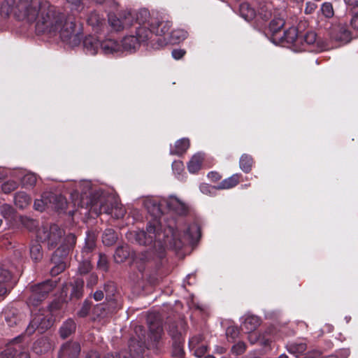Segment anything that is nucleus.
<instances>
[{"label": "nucleus", "mask_w": 358, "mask_h": 358, "mask_svg": "<svg viewBox=\"0 0 358 358\" xmlns=\"http://www.w3.org/2000/svg\"><path fill=\"white\" fill-rule=\"evenodd\" d=\"M0 13L5 17L13 13L19 20L35 22L38 34L58 35L63 43L72 48L78 46L83 38L82 24L73 18H65L46 0H4Z\"/></svg>", "instance_id": "1"}, {"label": "nucleus", "mask_w": 358, "mask_h": 358, "mask_svg": "<svg viewBox=\"0 0 358 358\" xmlns=\"http://www.w3.org/2000/svg\"><path fill=\"white\" fill-rule=\"evenodd\" d=\"M200 236V227L197 224H191L182 236L178 228L171 226H169L162 231L161 224L156 220L148 224L146 231H132L127 234V238L131 242L143 245H153L154 248L159 250V257L162 256L166 247L179 250L185 241L192 243L197 241Z\"/></svg>", "instance_id": "2"}, {"label": "nucleus", "mask_w": 358, "mask_h": 358, "mask_svg": "<svg viewBox=\"0 0 358 358\" xmlns=\"http://www.w3.org/2000/svg\"><path fill=\"white\" fill-rule=\"evenodd\" d=\"M135 26V32L133 34L140 42L143 43V45L148 46L153 34V29L152 28V19H150V12L148 9L143 8L139 10L135 16V20L133 21Z\"/></svg>", "instance_id": "3"}, {"label": "nucleus", "mask_w": 358, "mask_h": 358, "mask_svg": "<svg viewBox=\"0 0 358 358\" xmlns=\"http://www.w3.org/2000/svg\"><path fill=\"white\" fill-rule=\"evenodd\" d=\"M136 337L133 336L129 342V355L125 351L119 353L108 354L104 358H139L145 346V330L141 326L135 327Z\"/></svg>", "instance_id": "4"}, {"label": "nucleus", "mask_w": 358, "mask_h": 358, "mask_svg": "<svg viewBox=\"0 0 358 358\" xmlns=\"http://www.w3.org/2000/svg\"><path fill=\"white\" fill-rule=\"evenodd\" d=\"M64 234V230L57 224L44 225L38 229L36 237L45 243L49 249H53L61 242Z\"/></svg>", "instance_id": "5"}, {"label": "nucleus", "mask_w": 358, "mask_h": 358, "mask_svg": "<svg viewBox=\"0 0 358 358\" xmlns=\"http://www.w3.org/2000/svg\"><path fill=\"white\" fill-rule=\"evenodd\" d=\"M55 287V283L52 280H46L31 286L30 287L31 294L27 299L28 306H38L46 299Z\"/></svg>", "instance_id": "6"}, {"label": "nucleus", "mask_w": 358, "mask_h": 358, "mask_svg": "<svg viewBox=\"0 0 358 358\" xmlns=\"http://www.w3.org/2000/svg\"><path fill=\"white\" fill-rule=\"evenodd\" d=\"M54 319L52 316L49 315V311L45 310L34 315L26 329L27 334H32L36 330H38L40 333H43L53 324Z\"/></svg>", "instance_id": "7"}, {"label": "nucleus", "mask_w": 358, "mask_h": 358, "mask_svg": "<svg viewBox=\"0 0 358 358\" xmlns=\"http://www.w3.org/2000/svg\"><path fill=\"white\" fill-rule=\"evenodd\" d=\"M299 40V50H306L310 48L311 51H322L326 48L313 31H308L305 34L301 32Z\"/></svg>", "instance_id": "8"}, {"label": "nucleus", "mask_w": 358, "mask_h": 358, "mask_svg": "<svg viewBox=\"0 0 358 358\" xmlns=\"http://www.w3.org/2000/svg\"><path fill=\"white\" fill-rule=\"evenodd\" d=\"M100 211L111 215L115 219L123 217L126 213L124 206L113 196H108L105 203L101 204Z\"/></svg>", "instance_id": "9"}, {"label": "nucleus", "mask_w": 358, "mask_h": 358, "mask_svg": "<svg viewBox=\"0 0 358 358\" xmlns=\"http://www.w3.org/2000/svg\"><path fill=\"white\" fill-rule=\"evenodd\" d=\"M306 24V22H301L297 27H289L284 32L282 36L279 37L277 39L282 42L285 41L287 43L292 44L294 48L298 49L300 42L299 37L302 31L301 29L305 27Z\"/></svg>", "instance_id": "10"}, {"label": "nucleus", "mask_w": 358, "mask_h": 358, "mask_svg": "<svg viewBox=\"0 0 358 358\" xmlns=\"http://www.w3.org/2000/svg\"><path fill=\"white\" fill-rule=\"evenodd\" d=\"M163 201L170 210L177 215H185L188 213V205L175 195H170L167 198H163Z\"/></svg>", "instance_id": "11"}, {"label": "nucleus", "mask_w": 358, "mask_h": 358, "mask_svg": "<svg viewBox=\"0 0 358 358\" xmlns=\"http://www.w3.org/2000/svg\"><path fill=\"white\" fill-rule=\"evenodd\" d=\"M134 17L130 12H126L124 14L120 15L119 17L109 15L108 22L110 26L115 31H120L124 28L129 27L133 25Z\"/></svg>", "instance_id": "12"}, {"label": "nucleus", "mask_w": 358, "mask_h": 358, "mask_svg": "<svg viewBox=\"0 0 358 358\" xmlns=\"http://www.w3.org/2000/svg\"><path fill=\"white\" fill-rule=\"evenodd\" d=\"M80 352V344L76 341L64 343L58 352L59 358H78Z\"/></svg>", "instance_id": "13"}, {"label": "nucleus", "mask_w": 358, "mask_h": 358, "mask_svg": "<svg viewBox=\"0 0 358 358\" xmlns=\"http://www.w3.org/2000/svg\"><path fill=\"white\" fill-rule=\"evenodd\" d=\"M150 19H152V28L156 35H164L169 32L172 23L164 17L154 16L150 14Z\"/></svg>", "instance_id": "14"}, {"label": "nucleus", "mask_w": 358, "mask_h": 358, "mask_svg": "<svg viewBox=\"0 0 358 358\" xmlns=\"http://www.w3.org/2000/svg\"><path fill=\"white\" fill-rule=\"evenodd\" d=\"M329 36L330 37L336 41L341 43H348L350 40V31L343 25L332 24L329 27Z\"/></svg>", "instance_id": "15"}, {"label": "nucleus", "mask_w": 358, "mask_h": 358, "mask_svg": "<svg viewBox=\"0 0 358 358\" xmlns=\"http://www.w3.org/2000/svg\"><path fill=\"white\" fill-rule=\"evenodd\" d=\"M59 201L63 204L64 198L60 195L59 196L52 194L45 193L41 196V199H36L34 201V208L37 210L43 211L45 206H49L52 203Z\"/></svg>", "instance_id": "16"}, {"label": "nucleus", "mask_w": 358, "mask_h": 358, "mask_svg": "<svg viewBox=\"0 0 358 358\" xmlns=\"http://www.w3.org/2000/svg\"><path fill=\"white\" fill-rule=\"evenodd\" d=\"M163 204H164L163 198L160 200L153 197H145L143 199V205L144 207L147 209L148 213L155 217H157L161 215L162 210L160 206Z\"/></svg>", "instance_id": "17"}, {"label": "nucleus", "mask_w": 358, "mask_h": 358, "mask_svg": "<svg viewBox=\"0 0 358 358\" xmlns=\"http://www.w3.org/2000/svg\"><path fill=\"white\" fill-rule=\"evenodd\" d=\"M83 48L86 54L94 55L100 50L101 42L94 36H87L83 40Z\"/></svg>", "instance_id": "18"}, {"label": "nucleus", "mask_w": 358, "mask_h": 358, "mask_svg": "<svg viewBox=\"0 0 358 358\" xmlns=\"http://www.w3.org/2000/svg\"><path fill=\"white\" fill-rule=\"evenodd\" d=\"M241 328L246 333L253 332L260 325V318L253 315H245L243 317Z\"/></svg>", "instance_id": "19"}, {"label": "nucleus", "mask_w": 358, "mask_h": 358, "mask_svg": "<svg viewBox=\"0 0 358 358\" xmlns=\"http://www.w3.org/2000/svg\"><path fill=\"white\" fill-rule=\"evenodd\" d=\"M121 50L133 52L136 51L143 43L133 34L125 36L122 41Z\"/></svg>", "instance_id": "20"}, {"label": "nucleus", "mask_w": 358, "mask_h": 358, "mask_svg": "<svg viewBox=\"0 0 358 358\" xmlns=\"http://www.w3.org/2000/svg\"><path fill=\"white\" fill-rule=\"evenodd\" d=\"M76 238L73 234H67L64 238L61 245L57 249L55 253L60 256L66 255L76 244Z\"/></svg>", "instance_id": "21"}, {"label": "nucleus", "mask_w": 358, "mask_h": 358, "mask_svg": "<svg viewBox=\"0 0 358 358\" xmlns=\"http://www.w3.org/2000/svg\"><path fill=\"white\" fill-rule=\"evenodd\" d=\"M100 50L105 55L118 53L122 51L120 44L113 39H106L101 42Z\"/></svg>", "instance_id": "22"}, {"label": "nucleus", "mask_w": 358, "mask_h": 358, "mask_svg": "<svg viewBox=\"0 0 358 358\" xmlns=\"http://www.w3.org/2000/svg\"><path fill=\"white\" fill-rule=\"evenodd\" d=\"M52 348L51 341L46 337H42L38 339L34 344L33 350L38 355L48 352Z\"/></svg>", "instance_id": "23"}, {"label": "nucleus", "mask_w": 358, "mask_h": 358, "mask_svg": "<svg viewBox=\"0 0 358 358\" xmlns=\"http://www.w3.org/2000/svg\"><path fill=\"white\" fill-rule=\"evenodd\" d=\"M76 324L74 320L69 318L63 322L59 328V333L62 338L65 339L75 332Z\"/></svg>", "instance_id": "24"}, {"label": "nucleus", "mask_w": 358, "mask_h": 358, "mask_svg": "<svg viewBox=\"0 0 358 358\" xmlns=\"http://www.w3.org/2000/svg\"><path fill=\"white\" fill-rule=\"evenodd\" d=\"M115 310V302L110 301L109 304H100L95 308L94 312L98 317L104 318L111 315Z\"/></svg>", "instance_id": "25"}, {"label": "nucleus", "mask_w": 358, "mask_h": 358, "mask_svg": "<svg viewBox=\"0 0 358 358\" xmlns=\"http://www.w3.org/2000/svg\"><path fill=\"white\" fill-rule=\"evenodd\" d=\"M13 272V268L8 270L0 266V296L6 294L7 289L5 284L10 280Z\"/></svg>", "instance_id": "26"}, {"label": "nucleus", "mask_w": 358, "mask_h": 358, "mask_svg": "<svg viewBox=\"0 0 358 358\" xmlns=\"http://www.w3.org/2000/svg\"><path fill=\"white\" fill-rule=\"evenodd\" d=\"M189 147V140L182 138L176 142L174 148H171V155H181L184 154Z\"/></svg>", "instance_id": "27"}, {"label": "nucleus", "mask_w": 358, "mask_h": 358, "mask_svg": "<svg viewBox=\"0 0 358 358\" xmlns=\"http://www.w3.org/2000/svg\"><path fill=\"white\" fill-rule=\"evenodd\" d=\"M96 246V237L94 234L88 232L85 238V244L82 250V255L90 257V254Z\"/></svg>", "instance_id": "28"}, {"label": "nucleus", "mask_w": 358, "mask_h": 358, "mask_svg": "<svg viewBox=\"0 0 358 358\" xmlns=\"http://www.w3.org/2000/svg\"><path fill=\"white\" fill-rule=\"evenodd\" d=\"M203 159V157L201 153L193 155L187 164L188 171L191 173L197 172L201 167Z\"/></svg>", "instance_id": "29"}, {"label": "nucleus", "mask_w": 358, "mask_h": 358, "mask_svg": "<svg viewBox=\"0 0 358 358\" xmlns=\"http://www.w3.org/2000/svg\"><path fill=\"white\" fill-rule=\"evenodd\" d=\"M150 338L154 342H157L163 334V328L160 322H152L149 324Z\"/></svg>", "instance_id": "30"}, {"label": "nucleus", "mask_w": 358, "mask_h": 358, "mask_svg": "<svg viewBox=\"0 0 358 358\" xmlns=\"http://www.w3.org/2000/svg\"><path fill=\"white\" fill-rule=\"evenodd\" d=\"M16 206L20 209L27 208L31 202V198L24 192H17L14 197Z\"/></svg>", "instance_id": "31"}, {"label": "nucleus", "mask_w": 358, "mask_h": 358, "mask_svg": "<svg viewBox=\"0 0 358 358\" xmlns=\"http://www.w3.org/2000/svg\"><path fill=\"white\" fill-rule=\"evenodd\" d=\"M129 248L127 245L117 248L114 254V259L117 263L124 262L129 257Z\"/></svg>", "instance_id": "32"}, {"label": "nucleus", "mask_w": 358, "mask_h": 358, "mask_svg": "<svg viewBox=\"0 0 358 358\" xmlns=\"http://www.w3.org/2000/svg\"><path fill=\"white\" fill-rule=\"evenodd\" d=\"M307 346L305 343L293 342L287 345V351L294 355L296 357L306 350Z\"/></svg>", "instance_id": "33"}, {"label": "nucleus", "mask_w": 358, "mask_h": 358, "mask_svg": "<svg viewBox=\"0 0 358 358\" xmlns=\"http://www.w3.org/2000/svg\"><path fill=\"white\" fill-rule=\"evenodd\" d=\"M240 178V174L236 173L229 178L223 180L217 186V189H229L236 186Z\"/></svg>", "instance_id": "34"}, {"label": "nucleus", "mask_w": 358, "mask_h": 358, "mask_svg": "<svg viewBox=\"0 0 358 358\" xmlns=\"http://www.w3.org/2000/svg\"><path fill=\"white\" fill-rule=\"evenodd\" d=\"M253 159L252 157L248 154L241 155L239 160L240 169L245 173H249L252 166Z\"/></svg>", "instance_id": "35"}, {"label": "nucleus", "mask_w": 358, "mask_h": 358, "mask_svg": "<svg viewBox=\"0 0 358 358\" xmlns=\"http://www.w3.org/2000/svg\"><path fill=\"white\" fill-rule=\"evenodd\" d=\"M117 239L115 231L112 229H106L102 236V242L105 245H113Z\"/></svg>", "instance_id": "36"}, {"label": "nucleus", "mask_w": 358, "mask_h": 358, "mask_svg": "<svg viewBox=\"0 0 358 358\" xmlns=\"http://www.w3.org/2000/svg\"><path fill=\"white\" fill-rule=\"evenodd\" d=\"M187 36V32L183 29H175L172 31L169 36V42L173 44L179 43Z\"/></svg>", "instance_id": "37"}, {"label": "nucleus", "mask_w": 358, "mask_h": 358, "mask_svg": "<svg viewBox=\"0 0 358 358\" xmlns=\"http://www.w3.org/2000/svg\"><path fill=\"white\" fill-rule=\"evenodd\" d=\"M185 328V324L182 321H180L179 324L172 322L169 324L168 332L173 338H178L181 334V331Z\"/></svg>", "instance_id": "38"}, {"label": "nucleus", "mask_w": 358, "mask_h": 358, "mask_svg": "<svg viewBox=\"0 0 358 358\" xmlns=\"http://www.w3.org/2000/svg\"><path fill=\"white\" fill-rule=\"evenodd\" d=\"M239 10L241 15L247 21L252 20L255 15V10L247 3H241Z\"/></svg>", "instance_id": "39"}, {"label": "nucleus", "mask_w": 358, "mask_h": 358, "mask_svg": "<svg viewBox=\"0 0 358 358\" xmlns=\"http://www.w3.org/2000/svg\"><path fill=\"white\" fill-rule=\"evenodd\" d=\"M285 24V20L282 17H276L271 20V22L269 24V31L273 34V36H275L278 34V31L281 30V29L283 27Z\"/></svg>", "instance_id": "40"}, {"label": "nucleus", "mask_w": 358, "mask_h": 358, "mask_svg": "<svg viewBox=\"0 0 358 358\" xmlns=\"http://www.w3.org/2000/svg\"><path fill=\"white\" fill-rule=\"evenodd\" d=\"M30 255H31V259L35 262H38L42 259V257H43L42 247L39 243H35L31 245Z\"/></svg>", "instance_id": "41"}, {"label": "nucleus", "mask_w": 358, "mask_h": 358, "mask_svg": "<svg viewBox=\"0 0 358 358\" xmlns=\"http://www.w3.org/2000/svg\"><path fill=\"white\" fill-rule=\"evenodd\" d=\"M249 334L248 340L252 344L259 342L262 345H267L270 343L269 338H265L264 336H257V334L252 332Z\"/></svg>", "instance_id": "42"}, {"label": "nucleus", "mask_w": 358, "mask_h": 358, "mask_svg": "<svg viewBox=\"0 0 358 358\" xmlns=\"http://www.w3.org/2000/svg\"><path fill=\"white\" fill-rule=\"evenodd\" d=\"M36 183V176L32 173H27L22 178V185L24 187H31Z\"/></svg>", "instance_id": "43"}, {"label": "nucleus", "mask_w": 358, "mask_h": 358, "mask_svg": "<svg viewBox=\"0 0 358 358\" xmlns=\"http://www.w3.org/2000/svg\"><path fill=\"white\" fill-rule=\"evenodd\" d=\"M320 12L322 15L325 18H331L334 15L332 4L329 2L322 3L320 8Z\"/></svg>", "instance_id": "44"}, {"label": "nucleus", "mask_w": 358, "mask_h": 358, "mask_svg": "<svg viewBox=\"0 0 358 358\" xmlns=\"http://www.w3.org/2000/svg\"><path fill=\"white\" fill-rule=\"evenodd\" d=\"M103 20V18L96 12L92 13L87 19L88 23L92 27H99L101 25Z\"/></svg>", "instance_id": "45"}, {"label": "nucleus", "mask_w": 358, "mask_h": 358, "mask_svg": "<svg viewBox=\"0 0 358 358\" xmlns=\"http://www.w3.org/2000/svg\"><path fill=\"white\" fill-rule=\"evenodd\" d=\"M189 349L193 352V354L195 357L201 358L206 354L208 347L207 345L203 343L200 345H195L194 347L189 348Z\"/></svg>", "instance_id": "46"}, {"label": "nucleus", "mask_w": 358, "mask_h": 358, "mask_svg": "<svg viewBox=\"0 0 358 358\" xmlns=\"http://www.w3.org/2000/svg\"><path fill=\"white\" fill-rule=\"evenodd\" d=\"M83 259L82 264L78 267V271L80 273H87L92 268L90 257L83 255Z\"/></svg>", "instance_id": "47"}, {"label": "nucleus", "mask_w": 358, "mask_h": 358, "mask_svg": "<svg viewBox=\"0 0 358 358\" xmlns=\"http://www.w3.org/2000/svg\"><path fill=\"white\" fill-rule=\"evenodd\" d=\"M0 213L4 218L9 219L13 217L14 210L10 205L4 203L0 207Z\"/></svg>", "instance_id": "48"}, {"label": "nucleus", "mask_w": 358, "mask_h": 358, "mask_svg": "<svg viewBox=\"0 0 358 358\" xmlns=\"http://www.w3.org/2000/svg\"><path fill=\"white\" fill-rule=\"evenodd\" d=\"M17 186L18 184L17 182L14 180H8L2 185L1 189L4 193L8 194L16 189Z\"/></svg>", "instance_id": "49"}, {"label": "nucleus", "mask_w": 358, "mask_h": 358, "mask_svg": "<svg viewBox=\"0 0 358 358\" xmlns=\"http://www.w3.org/2000/svg\"><path fill=\"white\" fill-rule=\"evenodd\" d=\"M246 350V345L243 341H239L235 345H234L231 348V352L236 355H240L245 352Z\"/></svg>", "instance_id": "50"}, {"label": "nucleus", "mask_w": 358, "mask_h": 358, "mask_svg": "<svg viewBox=\"0 0 358 358\" xmlns=\"http://www.w3.org/2000/svg\"><path fill=\"white\" fill-rule=\"evenodd\" d=\"M203 341V336L201 334L195 335L189 338V348L194 347L195 345H200L203 344L202 342Z\"/></svg>", "instance_id": "51"}, {"label": "nucleus", "mask_w": 358, "mask_h": 358, "mask_svg": "<svg viewBox=\"0 0 358 358\" xmlns=\"http://www.w3.org/2000/svg\"><path fill=\"white\" fill-rule=\"evenodd\" d=\"M5 319L8 325L10 327L17 324L19 323V320L17 319V316L15 315L14 312L6 313Z\"/></svg>", "instance_id": "52"}, {"label": "nucleus", "mask_w": 358, "mask_h": 358, "mask_svg": "<svg viewBox=\"0 0 358 358\" xmlns=\"http://www.w3.org/2000/svg\"><path fill=\"white\" fill-rule=\"evenodd\" d=\"M75 287L72 292V295H74L76 298H79L82 295V289L83 287V281L81 280H76L75 281Z\"/></svg>", "instance_id": "53"}, {"label": "nucleus", "mask_w": 358, "mask_h": 358, "mask_svg": "<svg viewBox=\"0 0 358 358\" xmlns=\"http://www.w3.org/2000/svg\"><path fill=\"white\" fill-rule=\"evenodd\" d=\"M97 266L99 268L102 269L103 271H106L108 268V259L105 255L103 254H99V260L97 262Z\"/></svg>", "instance_id": "54"}, {"label": "nucleus", "mask_w": 358, "mask_h": 358, "mask_svg": "<svg viewBox=\"0 0 358 358\" xmlns=\"http://www.w3.org/2000/svg\"><path fill=\"white\" fill-rule=\"evenodd\" d=\"M65 268V265L63 262H59L56 266H55L51 269V274L52 275H56L62 272Z\"/></svg>", "instance_id": "55"}, {"label": "nucleus", "mask_w": 358, "mask_h": 358, "mask_svg": "<svg viewBox=\"0 0 358 358\" xmlns=\"http://www.w3.org/2000/svg\"><path fill=\"white\" fill-rule=\"evenodd\" d=\"M15 354V351L13 348H8L0 354V358H10V357H13Z\"/></svg>", "instance_id": "56"}, {"label": "nucleus", "mask_w": 358, "mask_h": 358, "mask_svg": "<svg viewBox=\"0 0 358 358\" xmlns=\"http://www.w3.org/2000/svg\"><path fill=\"white\" fill-rule=\"evenodd\" d=\"M317 5L314 2L308 1L306 4L305 13L306 14H311L315 11Z\"/></svg>", "instance_id": "57"}, {"label": "nucleus", "mask_w": 358, "mask_h": 358, "mask_svg": "<svg viewBox=\"0 0 358 358\" xmlns=\"http://www.w3.org/2000/svg\"><path fill=\"white\" fill-rule=\"evenodd\" d=\"M90 309V305L87 303H84L81 309L78 313V316L81 317H85L89 313Z\"/></svg>", "instance_id": "58"}, {"label": "nucleus", "mask_w": 358, "mask_h": 358, "mask_svg": "<svg viewBox=\"0 0 358 358\" xmlns=\"http://www.w3.org/2000/svg\"><path fill=\"white\" fill-rule=\"evenodd\" d=\"M185 51L182 49H175L171 52L172 57L175 59H181L185 55Z\"/></svg>", "instance_id": "59"}, {"label": "nucleus", "mask_w": 358, "mask_h": 358, "mask_svg": "<svg viewBox=\"0 0 358 358\" xmlns=\"http://www.w3.org/2000/svg\"><path fill=\"white\" fill-rule=\"evenodd\" d=\"M172 168L173 171H176L178 174H180V171L183 170V164L180 161H174L172 164Z\"/></svg>", "instance_id": "60"}, {"label": "nucleus", "mask_w": 358, "mask_h": 358, "mask_svg": "<svg viewBox=\"0 0 358 358\" xmlns=\"http://www.w3.org/2000/svg\"><path fill=\"white\" fill-rule=\"evenodd\" d=\"M15 351V354L10 358H30L29 354L27 352H19L17 350L13 348Z\"/></svg>", "instance_id": "61"}, {"label": "nucleus", "mask_w": 358, "mask_h": 358, "mask_svg": "<svg viewBox=\"0 0 358 358\" xmlns=\"http://www.w3.org/2000/svg\"><path fill=\"white\" fill-rule=\"evenodd\" d=\"M350 24L353 29L358 30V11L355 13V15L351 19Z\"/></svg>", "instance_id": "62"}, {"label": "nucleus", "mask_w": 358, "mask_h": 358, "mask_svg": "<svg viewBox=\"0 0 358 358\" xmlns=\"http://www.w3.org/2000/svg\"><path fill=\"white\" fill-rule=\"evenodd\" d=\"M151 257L150 252H145L144 253L139 254L137 258L142 262H146L149 261Z\"/></svg>", "instance_id": "63"}, {"label": "nucleus", "mask_w": 358, "mask_h": 358, "mask_svg": "<svg viewBox=\"0 0 358 358\" xmlns=\"http://www.w3.org/2000/svg\"><path fill=\"white\" fill-rule=\"evenodd\" d=\"M345 2L347 4V6L351 8L352 9L358 7V0H345Z\"/></svg>", "instance_id": "64"}]
</instances>
